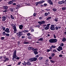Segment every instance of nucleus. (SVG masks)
<instances>
[{"mask_svg": "<svg viewBox=\"0 0 66 66\" xmlns=\"http://www.w3.org/2000/svg\"><path fill=\"white\" fill-rule=\"evenodd\" d=\"M57 40L56 39H51L49 40V42L50 43H56L57 42Z\"/></svg>", "mask_w": 66, "mask_h": 66, "instance_id": "nucleus-1", "label": "nucleus"}, {"mask_svg": "<svg viewBox=\"0 0 66 66\" xmlns=\"http://www.w3.org/2000/svg\"><path fill=\"white\" fill-rule=\"evenodd\" d=\"M17 34H18V38H19L21 35H23V32L22 31H20L18 32V33H17Z\"/></svg>", "mask_w": 66, "mask_h": 66, "instance_id": "nucleus-2", "label": "nucleus"}, {"mask_svg": "<svg viewBox=\"0 0 66 66\" xmlns=\"http://www.w3.org/2000/svg\"><path fill=\"white\" fill-rule=\"evenodd\" d=\"M51 30H55V26L54 25H51V27L50 28Z\"/></svg>", "mask_w": 66, "mask_h": 66, "instance_id": "nucleus-3", "label": "nucleus"}, {"mask_svg": "<svg viewBox=\"0 0 66 66\" xmlns=\"http://www.w3.org/2000/svg\"><path fill=\"white\" fill-rule=\"evenodd\" d=\"M38 23H39L40 24H42L45 23V21L43 20L41 21H38Z\"/></svg>", "mask_w": 66, "mask_h": 66, "instance_id": "nucleus-4", "label": "nucleus"}, {"mask_svg": "<svg viewBox=\"0 0 66 66\" xmlns=\"http://www.w3.org/2000/svg\"><path fill=\"white\" fill-rule=\"evenodd\" d=\"M58 48H57V51H58L60 52L61 50H63L62 47L61 46H59Z\"/></svg>", "mask_w": 66, "mask_h": 66, "instance_id": "nucleus-5", "label": "nucleus"}, {"mask_svg": "<svg viewBox=\"0 0 66 66\" xmlns=\"http://www.w3.org/2000/svg\"><path fill=\"white\" fill-rule=\"evenodd\" d=\"M5 32L7 33H9L10 32V29L8 28H6V29L5 30Z\"/></svg>", "mask_w": 66, "mask_h": 66, "instance_id": "nucleus-6", "label": "nucleus"}, {"mask_svg": "<svg viewBox=\"0 0 66 66\" xmlns=\"http://www.w3.org/2000/svg\"><path fill=\"white\" fill-rule=\"evenodd\" d=\"M64 3H65V1H61L59 2H58V4H63Z\"/></svg>", "mask_w": 66, "mask_h": 66, "instance_id": "nucleus-7", "label": "nucleus"}, {"mask_svg": "<svg viewBox=\"0 0 66 66\" xmlns=\"http://www.w3.org/2000/svg\"><path fill=\"white\" fill-rule=\"evenodd\" d=\"M50 26V25H47L46 27L44 28L45 30H48V29H49Z\"/></svg>", "mask_w": 66, "mask_h": 66, "instance_id": "nucleus-8", "label": "nucleus"}, {"mask_svg": "<svg viewBox=\"0 0 66 66\" xmlns=\"http://www.w3.org/2000/svg\"><path fill=\"white\" fill-rule=\"evenodd\" d=\"M48 3H49L50 5H53V2L50 0H48Z\"/></svg>", "mask_w": 66, "mask_h": 66, "instance_id": "nucleus-9", "label": "nucleus"}, {"mask_svg": "<svg viewBox=\"0 0 66 66\" xmlns=\"http://www.w3.org/2000/svg\"><path fill=\"white\" fill-rule=\"evenodd\" d=\"M19 28L20 30H22V28H23V26L22 25H19Z\"/></svg>", "mask_w": 66, "mask_h": 66, "instance_id": "nucleus-10", "label": "nucleus"}, {"mask_svg": "<svg viewBox=\"0 0 66 66\" xmlns=\"http://www.w3.org/2000/svg\"><path fill=\"white\" fill-rule=\"evenodd\" d=\"M10 10L11 11V12H14L15 9H14L10 8Z\"/></svg>", "mask_w": 66, "mask_h": 66, "instance_id": "nucleus-11", "label": "nucleus"}, {"mask_svg": "<svg viewBox=\"0 0 66 66\" xmlns=\"http://www.w3.org/2000/svg\"><path fill=\"white\" fill-rule=\"evenodd\" d=\"M34 53L35 54V55H36V54H37L38 53L37 52V51L36 50L35 51H34Z\"/></svg>", "mask_w": 66, "mask_h": 66, "instance_id": "nucleus-12", "label": "nucleus"}, {"mask_svg": "<svg viewBox=\"0 0 66 66\" xmlns=\"http://www.w3.org/2000/svg\"><path fill=\"white\" fill-rule=\"evenodd\" d=\"M8 9V7H7V6H5L4 7V10H7Z\"/></svg>", "mask_w": 66, "mask_h": 66, "instance_id": "nucleus-13", "label": "nucleus"}, {"mask_svg": "<svg viewBox=\"0 0 66 66\" xmlns=\"http://www.w3.org/2000/svg\"><path fill=\"white\" fill-rule=\"evenodd\" d=\"M13 56H16V50H15L14 51V53H13Z\"/></svg>", "mask_w": 66, "mask_h": 66, "instance_id": "nucleus-14", "label": "nucleus"}, {"mask_svg": "<svg viewBox=\"0 0 66 66\" xmlns=\"http://www.w3.org/2000/svg\"><path fill=\"white\" fill-rule=\"evenodd\" d=\"M32 48H33L32 47H28V50H32Z\"/></svg>", "mask_w": 66, "mask_h": 66, "instance_id": "nucleus-15", "label": "nucleus"}, {"mask_svg": "<svg viewBox=\"0 0 66 66\" xmlns=\"http://www.w3.org/2000/svg\"><path fill=\"white\" fill-rule=\"evenodd\" d=\"M35 27H36V28H40L41 27H40V26L39 25H35Z\"/></svg>", "mask_w": 66, "mask_h": 66, "instance_id": "nucleus-16", "label": "nucleus"}, {"mask_svg": "<svg viewBox=\"0 0 66 66\" xmlns=\"http://www.w3.org/2000/svg\"><path fill=\"white\" fill-rule=\"evenodd\" d=\"M9 58H6L5 60H4V62H6V61H9Z\"/></svg>", "mask_w": 66, "mask_h": 66, "instance_id": "nucleus-17", "label": "nucleus"}, {"mask_svg": "<svg viewBox=\"0 0 66 66\" xmlns=\"http://www.w3.org/2000/svg\"><path fill=\"white\" fill-rule=\"evenodd\" d=\"M62 41L63 42H65L66 41V38L65 37H64L63 38Z\"/></svg>", "mask_w": 66, "mask_h": 66, "instance_id": "nucleus-18", "label": "nucleus"}, {"mask_svg": "<svg viewBox=\"0 0 66 66\" xmlns=\"http://www.w3.org/2000/svg\"><path fill=\"white\" fill-rule=\"evenodd\" d=\"M28 39H32V37L31 36H29L27 37Z\"/></svg>", "mask_w": 66, "mask_h": 66, "instance_id": "nucleus-19", "label": "nucleus"}, {"mask_svg": "<svg viewBox=\"0 0 66 66\" xmlns=\"http://www.w3.org/2000/svg\"><path fill=\"white\" fill-rule=\"evenodd\" d=\"M40 2H36V5L37 6V5H38L39 4H40Z\"/></svg>", "mask_w": 66, "mask_h": 66, "instance_id": "nucleus-20", "label": "nucleus"}, {"mask_svg": "<svg viewBox=\"0 0 66 66\" xmlns=\"http://www.w3.org/2000/svg\"><path fill=\"white\" fill-rule=\"evenodd\" d=\"M8 3L10 4H13V2L12 1H10L9 2H8Z\"/></svg>", "mask_w": 66, "mask_h": 66, "instance_id": "nucleus-21", "label": "nucleus"}, {"mask_svg": "<svg viewBox=\"0 0 66 66\" xmlns=\"http://www.w3.org/2000/svg\"><path fill=\"white\" fill-rule=\"evenodd\" d=\"M38 40L39 41L40 40H41V41H43L44 40V39H43V38H40L39 39H38Z\"/></svg>", "mask_w": 66, "mask_h": 66, "instance_id": "nucleus-22", "label": "nucleus"}, {"mask_svg": "<svg viewBox=\"0 0 66 66\" xmlns=\"http://www.w3.org/2000/svg\"><path fill=\"white\" fill-rule=\"evenodd\" d=\"M26 63L28 65H31V64L29 62H27Z\"/></svg>", "mask_w": 66, "mask_h": 66, "instance_id": "nucleus-23", "label": "nucleus"}, {"mask_svg": "<svg viewBox=\"0 0 66 66\" xmlns=\"http://www.w3.org/2000/svg\"><path fill=\"white\" fill-rule=\"evenodd\" d=\"M33 61H36L37 60V58L36 57H34L33 58Z\"/></svg>", "mask_w": 66, "mask_h": 66, "instance_id": "nucleus-24", "label": "nucleus"}, {"mask_svg": "<svg viewBox=\"0 0 66 66\" xmlns=\"http://www.w3.org/2000/svg\"><path fill=\"white\" fill-rule=\"evenodd\" d=\"M22 32H24V33H26V32H29V31L27 30H23V31Z\"/></svg>", "mask_w": 66, "mask_h": 66, "instance_id": "nucleus-25", "label": "nucleus"}, {"mask_svg": "<svg viewBox=\"0 0 66 66\" xmlns=\"http://www.w3.org/2000/svg\"><path fill=\"white\" fill-rule=\"evenodd\" d=\"M33 58H31L30 59V62H33Z\"/></svg>", "mask_w": 66, "mask_h": 66, "instance_id": "nucleus-26", "label": "nucleus"}, {"mask_svg": "<svg viewBox=\"0 0 66 66\" xmlns=\"http://www.w3.org/2000/svg\"><path fill=\"white\" fill-rule=\"evenodd\" d=\"M58 18H55L54 19V20L55 21H58Z\"/></svg>", "mask_w": 66, "mask_h": 66, "instance_id": "nucleus-27", "label": "nucleus"}, {"mask_svg": "<svg viewBox=\"0 0 66 66\" xmlns=\"http://www.w3.org/2000/svg\"><path fill=\"white\" fill-rule=\"evenodd\" d=\"M13 58L12 59V60H13V61H16V60H15V58H14V56H13Z\"/></svg>", "mask_w": 66, "mask_h": 66, "instance_id": "nucleus-28", "label": "nucleus"}, {"mask_svg": "<svg viewBox=\"0 0 66 66\" xmlns=\"http://www.w3.org/2000/svg\"><path fill=\"white\" fill-rule=\"evenodd\" d=\"M62 9L63 11H65L66 10L65 7L62 8Z\"/></svg>", "mask_w": 66, "mask_h": 66, "instance_id": "nucleus-29", "label": "nucleus"}, {"mask_svg": "<svg viewBox=\"0 0 66 66\" xmlns=\"http://www.w3.org/2000/svg\"><path fill=\"white\" fill-rule=\"evenodd\" d=\"M23 44H29V43L24 42L23 43Z\"/></svg>", "mask_w": 66, "mask_h": 66, "instance_id": "nucleus-30", "label": "nucleus"}, {"mask_svg": "<svg viewBox=\"0 0 66 66\" xmlns=\"http://www.w3.org/2000/svg\"><path fill=\"white\" fill-rule=\"evenodd\" d=\"M52 48H55L56 47V46L53 45H52Z\"/></svg>", "mask_w": 66, "mask_h": 66, "instance_id": "nucleus-31", "label": "nucleus"}, {"mask_svg": "<svg viewBox=\"0 0 66 66\" xmlns=\"http://www.w3.org/2000/svg\"><path fill=\"white\" fill-rule=\"evenodd\" d=\"M55 55V54H54V53H52L51 54V56L52 57H53V56H54Z\"/></svg>", "mask_w": 66, "mask_h": 66, "instance_id": "nucleus-32", "label": "nucleus"}, {"mask_svg": "<svg viewBox=\"0 0 66 66\" xmlns=\"http://www.w3.org/2000/svg\"><path fill=\"white\" fill-rule=\"evenodd\" d=\"M51 17H49L46 19V20H49L50 19H51Z\"/></svg>", "mask_w": 66, "mask_h": 66, "instance_id": "nucleus-33", "label": "nucleus"}, {"mask_svg": "<svg viewBox=\"0 0 66 66\" xmlns=\"http://www.w3.org/2000/svg\"><path fill=\"white\" fill-rule=\"evenodd\" d=\"M11 18H12V19H14V18L13 17V15H11Z\"/></svg>", "mask_w": 66, "mask_h": 66, "instance_id": "nucleus-34", "label": "nucleus"}, {"mask_svg": "<svg viewBox=\"0 0 66 66\" xmlns=\"http://www.w3.org/2000/svg\"><path fill=\"white\" fill-rule=\"evenodd\" d=\"M36 49L34 48H31V50H33V51H35L36 50Z\"/></svg>", "mask_w": 66, "mask_h": 66, "instance_id": "nucleus-35", "label": "nucleus"}, {"mask_svg": "<svg viewBox=\"0 0 66 66\" xmlns=\"http://www.w3.org/2000/svg\"><path fill=\"white\" fill-rule=\"evenodd\" d=\"M2 34L3 35H6V33H5V32H3L2 33Z\"/></svg>", "mask_w": 66, "mask_h": 66, "instance_id": "nucleus-36", "label": "nucleus"}, {"mask_svg": "<svg viewBox=\"0 0 66 66\" xmlns=\"http://www.w3.org/2000/svg\"><path fill=\"white\" fill-rule=\"evenodd\" d=\"M48 15L47 13L46 12L45 13V16H48Z\"/></svg>", "mask_w": 66, "mask_h": 66, "instance_id": "nucleus-37", "label": "nucleus"}, {"mask_svg": "<svg viewBox=\"0 0 66 66\" xmlns=\"http://www.w3.org/2000/svg\"><path fill=\"white\" fill-rule=\"evenodd\" d=\"M45 1H41L39 2H40V4H41V3H44V2H45Z\"/></svg>", "mask_w": 66, "mask_h": 66, "instance_id": "nucleus-38", "label": "nucleus"}, {"mask_svg": "<svg viewBox=\"0 0 66 66\" xmlns=\"http://www.w3.org/2000/svg\"><path fill=\"white\" fill-rule=\"evenodd\" d=\"M55 29L56 30H59V28L57 27H55Z\"/></svg>", "mask_w": 66, "mask_h": 66, "instance_id": "nucleus-39", "label": "nucleus"}, {"mask_svg": "<svg viewBox=\"0 0 66 66\" xmlns=\"http://www.w3.org/2000/svg\"><path fill=\"white\" fill-rule=\"evenodd\" d=\"M21 63V62H19L18 63V64H17V65H20V64Z\"/></svg>", "mask_w": 66, "mask_h": 66, "instance_id": "nucleus-40", "label": "nucleus"}, {"mask_svg": "<svg viewBox=\"0 0 66 66\" xmlns=\"http://www.w3.org/2000/svg\"><path fill=\"white\" fill-rule=\"evenodd\" d=\"M2 18L3 19H4V20H6V17H5L4 16H3Z\"/></svg>", "mask_w": 66, "mask_h": 66, "instance_id": "nucleus-41", "label": "nucleus"}, {"mask_svg": "<svg viewBox=\"0 0 66 66\" xmlns=\"http://www.w3.org/2000/svg\"><path fill=\"white\" fill-rule=\"evenodd\" d=\"M53 11H54V12H55L56 11V9H53Z\"/></svg>", "mask_w": 66, "mask_h": 66, "instance_id": "nucleus-42", "label": "nucleus"}, {"mask_svg": "<svg viewBox=\"0 0 66 66\" xmlns=\"http://www.w3.org/2000/svg\"><path fill=\"white\" fill-rule=\"evenodd\" d=\"M6 36H10V34H6Z\"/></svg>", "mask_w": 66, "mask_h": 66, "instance_id": "nucleus-43", "label": "nucleus"}, {"mask_svg": "<svg viewBox=\"0 0 66 66\" xmlns=\"http://www.w3.org/2000/svg\"><path fill=\"white\" fill-rule=\"evenodd\" d=\"M4 38H5V37H1V39L2 40H3Z\"/></svg>", "mask_w": 66, "mask_h": 66, "instance_id": "nucleus-44", "label": "nucleus"}, {"mask_svg": "<svg viewBox=\"0 0 66 66\" xmlns=\"http://www.w3.org/2000/svg\"><path fill=\"white\" fill-rule=\"evenodd\" d=\"M50 62H51V63H54V61H53V60H50Z\"/></svg>", "mask_w": 66, "mask_h": 66, "instance_id": "nucleus-45", "label": "nucleus"}, {"mask_svg": "<svg viewBox=\"0 0 66 66\" xmlns=\"http://www.w3.org/2000/svg\"><path fill=\"white\" fill-rule=\"evenodd\" d=\"M61 45H60V46H64V43H62Z\"/></svg>", "mask_w": 66, "mask_h": 66, "instance_id": "nucleus-46", "label": "nucleus"}, {"mask_svg": "<svg viewBox=\"0 0 66 66\" xmlns=\"http://www.w3.org/2000/svg\"><path fill=\"white\" fill-rule=\"evenodd\" d=\"M27 35L28 36H30V35H31V34L30 33H28L27 34Z\"/></svg>", "mask_w": 66, "mask_h": 66, "instance_id": "nucleus-47", "label": "nucleus"}, {"mask_svg": "<svg viewBox=\"0 0 66 66\" xmlns=\"http://www.w3.org/2000/svg\"><path fill=\"white\" fill-rule=\"evenodd\" d=\"M39 19H40V20H41L43 19V17H39Z\"/></svg>", "mask_w": 66, "mask_h": 66, "instance_id": "nucleus-48", "label": "nucleus"}, {"mask_svg": "<svg viewBox=\"0 0 66 66\" xmlns=\"http://www.w3.org/2000/svg\"><path fill=\"white\" fill-rule=\"evenodd\" d=\"M51 50H50L49 49H48L47 50V52H50V51H51Z\"/></svg>", "mask_w": 66, "mask_h": 66, "instance_id": "nucleus-49", "label": "nucleus"}, {"mask_svg": "<svg viewBox=\"0 0 66 66\" xmlns=\"http://www.w3.org/2000/svg\"><path fill=\"white\" fill-rule=\"evenodd\" d=\"M53 52H57V51H56V50H54L53 51Z\"/></svg>", "mask_w": 66, "mask_h": 66, "instance_id": "nucleus-50", "label": "nucleus"}, {"mask_svg": "<svg viewBox=\"0 0 66 66\" xmlns=\"http://www.w3.org/2000/svg\"><path fill=\"white\" fill-rule=\"evenodd\" d=\"M24 65H25V66H26V64H27V62L26 63L25 61H24Z\"/></svg>", "mask_w": 66, "mask_h": 66, "instance_id": "nucleus-51", "label": "nucleus"}, {"mask_svg": "<svg viewBox=\"0 0 66 66\" xmlns=\"http://www.w3.org/2000/svg\"><path fill=\"white\" fill-rule=\"evenodd\" d=\"M47 4L45 3L44 4V6H47Z\"/></svg>", "mask_w": 66, "mask_h": 66, "instance_id": "nucleus-52", "label": "nucleus"}, {"mask_svg": "<svg viewBox=\"0 0 66 66\" xmlns=\"http://www.w3.org/2000/svg\"><path fill=\"white\" fill-rule=\"evenodd\" d=\"M13 29H16V26H13Z\"/></svg>", "mask_w": 66, "mask_h": 66, "instance_id": "nucleus-53", "label": "nucleus"}, {"mask_svg": "<svg viewBox=\"0 0 66 66\" xmlns=\"http://www.w3.org/2000/svg\"><path fill=\"white\" fill-rule=\"evenodd\" d=\"M59 57H62V56H63V55H59Z\"/></svg>", "mask_w": 66, "mask_h": 66, "instance_id": "nucleus-54", "label": "nucleus"}, {"mask_svg": "<svg viewBox=\"0 0 66 66\" xmlns=\"http://www.w3.org/2000/svg\"><path fill=\"white\" fill-rule=\"evenodd\" d=\"M54 38H56V37L55 35H54Z\"/></svg>", "mask_w": 66, "mask_h": 66, "instance_id": "nucleus-55", "label": "nucleus"}, {"mask_svg": "<svg viewBox=\"0 0 66 66\" xmlns=\"http://www.w3.org/2000/svg\"><path fill=\"white\" fill-rule=\"evenodd\" d=\"M14 58H15V60H17V58H16V56H14Z\"/></svg>", "mask_w": 66, "mask_h": 66, "instance_id": "nucleus-56", "label": "nucleus"}, {"mask_svg": "<svg viewBox=\"0 0 66 66\" xmlns=\"http://www.w3.org/2000/svg\"><path fill=\"white\" fill-rule=\"evenodd\" d=\"M31 32H34V29H31Z\"/></svg>", "mask_w": 66, "mask_h": 66, "instance_id": "nucleus-57", "label": "nucleus"}, {"mask_svg": "<svg viewBox=\"0 0 66 66\" xmlns=\"http://www.w3.org/2000/svg\"><path fill=\"white\" fill-rule=\"evenodd\" d=\"M15 38L14 37H12L11 38V39H15Z\"/></svg>", "mask_w": 66, "mask_h": 66, "instance_id": "nucleus-58", "label": "nucleus"}, {"mask_svg": "<svg viewBox=\"0 0 66 66\" xmlns=\"http://www.w3.org/2000/svg\"><path fill=\"white\" fill-rule=\"evenodd\" d=\"M19 59H20V58L19 57H16V60H19Z\"/></svg>", "mask_w": 66, "mask_h": 66, "instance_id": "nucleus-59", "label": "nucleus"}, {"mask_svg": "<svg viewBox=\"0 0 66 66\" xmlns=\"http://www.w3.org/2000/svg\"><path fill=\"white\" fill-rule=\"evenodd\" d=\"M49 58L50 60H51L52 59V57H49Z\"/></svg>", "mask_w": 66, "mask_h": 66, "instance_id": "nucleus-60", "label": "nucleus"}, {"mask_svg": "<svg viewBox=\"0 0 66 66\" xmlns=\"http://www.w3.org/2000/svg\"><path fill=\"white\" fill-rule=\"evenodd\" d=\"M17 6L19 8L20 7V5H17Z\"/></svg>", "mask_w": 66, "mask_h": 66, "instance_id": "nucleus-61", "label": "nucleus"}, {"mask_svg": "<svg viewBox=\"0 0 66 66\" xmlns=\"http://www.w3.org/2000/svg\"><path fill=\"white\" fill-rule=\"evenodd\" d=\"M39 57V55H37L36 56H35V57Z\"/></svg>", "mask_w": 66, "mask_h": 66, "instance_id": "nucleus-62", "label": "nucleus"}, {"mask_svg": "<svg viewBox=\"0 0 66 66\" xmlns=\"http://www.w3.org/2000/svg\"><path fill=\"white\" fill-rule=\"evenodd\" d=\"M45 62L46 63H48V60H47L45 61Z\"/></svg>", "mask_w": 66, "mask_h": 66, "instance_id": "nucleus-63", "label": "nucleus"}, {"mask_svg": "<svg viewBox=\"0 0 66 66\" xmlns=\"http://www.w3.org/2000/svg\"><path fill=\"white\" fill-rule=\"evenodd\" d=\"M22 38H25V36H22L21 37Z\"/></svg>", "mask_w": 66, "mask_h": 66, "instance_id": "nucleus-64", "label": "nucleus"}]
</instances>
